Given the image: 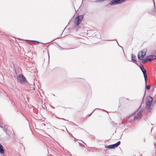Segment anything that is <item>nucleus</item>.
Masks as SVG:
<instances>
[{
  "label": "nucleus",
  "mask_w": 156,
  "mask_h": 156,
  "mask_svg": "<svg viewBox=\"0 0 156 156\" xmlns=\"http://www.w3.org/2000/svg\"><path fill=\"white\" fill-rule=\"evenodd\" d=\"M146 99L147 101L146 102L145 108L148 111L152 104L153 98L151 96H149L147 97Z\"/></svg>",
  "instance_id": "20e7f679"
},
{
  "label": "nucleus",
  "mask_w": 156,
  "mask_h": 156,
  "mask_svg": "<svg viewBox=\"0 0 156 156\" xmlns=\"http://www.w3.org/2000/svg\"><path fill=\"white\" fill-rule=\"evenodd\" d=\"M126 0H112L109 3V4L111 5L119 4L123 2Z\"/></svg>",
  "instance_id": "423d86ee"
},
{
  "label": "nucleus",
  "mask_w": 156,
  "mask_h": 156,
  "mask_svg": "<svg viewBox=\"0 0 156 156\" xmlns=\"http://www.w3.org/2000/svg\"><path fill=\"white\" fill-rule=\"evenodd\" d=\"M70 134H71V135H72V137H73V138H74V141H76V139H75V138L73 136V135H72V134L71 133L70 134Z\"/></svg>",
  "instance_id": "c756f323"
},
{
  "label": "nucleus",
  "mask_w": 156,
  "mask_h": 156,
  "mask_svg": "<svg viewBox=\"0 0 156 156\" xmlns=\"http://www.w3.org/2000/svg\"><path fill=\"white\" fill-rule=\"evenodd\" d=\"M107 156H109L108 155H107Z\"/></svg>",
  "instance_id": "09e8293b"
},
{
  "label": "nucleus",
  "mask_w": 156,
  "mask_h": 156,
  "mask_svg": "<svg viewBox=\"0 0 156 156\" xmlns=\"http://www.w3.org/2000/svg\"><path fill=\"white\" fill-rule=\"evenodd\" d=\"M62 131H64V130H63V129H62Z\"/></svg>",
  "instance_id": "a18cd8bd"
},
{
  "label": "nucleus",
  "mask_w": 156,
  "mask_h": 156,
  "mask_svg": "<svg viewBox=\"0 0 156 156\" xmlns=\"http://www.w3.org/2000/svg\"><path fill=\"white\" fill-rule=\"evenodd\" d=\"M139 67L142 72L143 73V75L147 74L146 70L144 68L140 66Z\"/></svg>",
  "instance_id": "9d476101"
},
{
  "label": "nucleus",
  "mask_w": 156,
  "mask_h": 156,
  "mask_svg": "<svg viewBox=\"0 0 156 156\" xmlns=\"http://www.w3.org/2000/svg\"><path fill=\"white\" fill-rule=\"evenodd\" d=\"M145 140H146V139H145V137H144V139H143V141H144V142H145Z\"/></svg>",
  "instance_id": "2f4dec72"
},
{
  "label": "nucleus",
  "mask_w": 156,
  "mask_h": 156,
  "mask_svg": "<svg viewBox=\"0 0 156 156\" xmlns=\"http://www.w3.org/2000/svg\"><path fill=\"white\" fill-rule=\"evenodd\" d=\"M127 100H129V98H127Z\"/></svg>",
  "instance_id": "49530a36"
},
{
  "label": "nucleus",
  "mask_w": 156,
  "mask_h": 156,
  "mask_svg": "<svg viewBox=\"0 0 156 156\" xmlns=\"http://www.w3.org/2000/svg\"><path fill=\"white\" fill-rule=\"evenodd\" d=\"M121 143L120 141H118L116 143L112 144V149H114L115 147H117L118 146H119Z\"/></svg>",
  "instance_id": "6e6552de"
},
{
  "label": "nucleus",
  "mask_w": 156,
  "mask_h": 156,
  "mask_svg": "<svg viewBox=\"0 0 156 156\" xmlns=\"http://www.w3.org/2000/svg\"><path fill=\"white\" fill-rule=\"evenodd\" d=\"M17 80L18 82L21 83H26L27 82L25 77L23 74L18 76L17 77Z\"/></svg>",
  "instance_id": "39448f33"
},
{
  "label": "nucleus",
  "mask_w": 156,
  "mask_h": 156,
  "mask_svg": "<svg viewBox=\"0 0 156 156\" xmlns=\"http://www.w3.org/2000/svg\"><path fill=\"white\" fill-rule=\"evenodd\" d=\"M154 105L151 104L148 111L150 112H152L155 108Z\"/></svg>",
  "instance_id": "9b49d317"
},
{
  "label": "nucleus",
  "mask_w": 156,
  "mask_h": 156,
  "mask_svg": "<svg viewBox=\"0 0 156 156\" xmlns=\"http://www.w3.org/2000/svg\"><path fill=\"white\" fill-rule=\"evenodd\" d=\"M143 110L142 109H141L138 113H137V115L135 116L134 117H133V119L131 118L132 117V116L130 115L129 116L126 117L124 118L125 120H128L129 119H131V120H138L140 119L142 116V113L143 112Z\"/></svg>",
  "instance_id": "7ed1b4c3"
},
{
  "label": "nucleus",
  "mask_w": 156,
  "mask_h": 156,
  "mask_svg": "<svg viewBox=\"0 0 156 156\" xmlns=\"http://www.w3.org/2000/svg\"><path fill=\"white\" fill-rule=\"evenodd\" d=\"M121 124H122L123 126H125V124L122 121L121 122L119 123V125H121Z\"/></svg>",
  "instance_id": "a878e982"
},
{
  "label": "nucleus",
  "mask_w": 156,
  "mask_h": 156,
  "mask_svg": "<svg viewBox=\"0 0 156 156\" xmlns=\"http://www.w3.org/2000/svg\"><path fill=\"white\" fill-rule=\"evenodd\" d=\"M154 148L155 149L156 148V144L155 143H154Z\"/></svg>",
  "instance_id": "473e14b6"
},
{
  "label": "nucleus",
  "mask_w": 156,
  "mask_h": 156,
  "mask_svg": "<svg viewBox=\"0 0 156 156\" xmlns=\"http://www.w3.org/2000/svg\"><path fill=\"white\" fill-rule=\"evenodd\" d=\"M4 152L3 146L0 143V153L1 154H3L4 153Z\"/></svg>",
  "instance_id": "ddd939ff"
},
{
  "label": "nucleus",
  "mask_w": 156,
  "mask_h": 156,
  "mask_svg": "<svg viewBox=\"0 0 156 156\" xmlns=\"http://www.w3.org/2000/svg\"><path fill=\"white\" fill-rule=\"evenodd\" d=\"M150 86L149 85H147L146 84V85H145V89H147V90H149L150 89Z\"/></svg>",
  "instance_id": "f3484780"
},
{
  "label": "nucleus",
  "mask_w": 156,
  "mask_h": 156,
  "mask_svg": "<svg viewBox=\"0 0 156 156\" xmlns=\"http://www.w3.org/2000/svg\"><path fill=\"white\" fill-rule=\"evenodd\" d=\"M64 127L65 128V129H66V130L68 131V130H67L66 128L65 127V126H64Z\"/></svg>",
  "instance_id": "c9c22d12"
},
{
  "label": "nucleus",
  "mask_w": 156,
  "mask_h": 156,
  "mask_svg": "<svg viewBox=\"0 0 156 156\" xmlns=\"http://www.w3.org/2000/svg\"><path fill=\"white\" fill-rule=\"evenodd\" d=\"M144 76V80H145V84H147V74H146L145 75H143Z\"/></svg>",
  "instance_id": "2eb2a0df"
},
{
  "label": "nucleus",
  "mask_w": 156,
  "mask_h": 156,
  "mask_svg": "<svg viewBox=\"0 0 156 156\" xmlns=\"http://www.w3.org/2000/svg\"><path fill=\"white\" fill-rule=\"evenodd\" d=\"M108 41H115V40L116 41V42H117V43H118V45H119V44L118 43V41L116 40V39H111V40H108Z\"/></svg>",
  "instance_id": "393cba45"
},
{
  "label": "nucleus",
  "mask_w": 156,
  "mask_h": 156,
  "mask_svg": "<svg viewBox=\"0 0 156 156\" xmlns=\"http://www.w3.org/2000/svg\"><path fill=\"white\" fill-rule=\"evenodd\" d=\"M111 124L112 126H116V125H117V123L113 121L112 122H111Z\"/></svg>",
  "instance_id": "a211bd4d"
},
{
  "label": "nucleus",
  "mask_w": 156,
  "mask_h": 156,
  "mask_svg": "<svg viewBox=\"0 0 156 156\" xmlns=\"http://www.w3.org/2000/svg\"><path fill=\"white\" fill-rule=\"evenodd\" d=\"M147 51V49L146 48L140 51L138 54V58L139 60H142L143 63H144L146 61H148L146 56L144 58L146 54Z\"/></svg>",
  "instance_id": "f257e3e1"
},
{
  "label": "nucleus",
  "mask_w": 156,
  "mask_h": 156,
  "mask_svg": "<svg viewBox=\"0 0 156 156\" xmlns=\"http://www.w3.org/2000/svg\"><path fill=\"white\" fill-rule=\"evenodd\" d=\"M78 143H79L80 146L81 147H84V145L82 143H79V142H78Z\"/></svg>",
  "instance_id": "5701e85b"
},
{
  "label": "nucleus",
  "mask_w": 156,
  "mask_h": 156,
  "mask_svg": "<svg viewBox=\"0 0 156 156\" xmlns=\"http://www.w3.org/2000/svg\"><path fill=\"white\" fill-rule=\"evenodd\" d=\"M60 37H57V38H55V39H54V40H52L51 41V42L53 41H54L55 40V39H56L59 38Z\"/></svg>",
  "instance_id": "cd10ccee"
},
{
  "label": "nucleus",
  "mask_w": 156,
  "mask_h": 156,
  "mask_svg": "<svg viewBox=\"0 0 156 156\" xmlns=\"http://www.w3.org/2000/svg\"><path fill=\"white\" fill-rule=\"evenodd\" d=\"M72 122V123L73 124V125H75V126H78V125H76V124H74V123L73 122Z\"/></svg>",
  "instance_id": "7c9ffc66"
},
{
  "label": "nucleus",
  "mask_w": 156,
  "mask_h": 156,
  "mask_svg": "<svg viewBox=\"0 0 156 156\" xmlns=\"http://www.w3.org/2000/svg\"><path fill=\"white\" fill-rule=\"evenodd\" d=\"M96 108H95L94 109V110L90 114H88L87 116H90L92 114V113L94 112V111H95V109H96Z\"/></svg>",
  "instance_id": "b1692460"
},
{
  "label": "nucleus",
  "mask_w": 156,
  "mask_h": 156,
  "mask_svg": "<svg viewBox=\"0 0 156 156\" xmlns=\"http://www.w3.org/2000/svg\"><path fill=\"white\" fill-rule=\"evenodd\" d=\"M152 104H153V105H156V100L154 101L153 102V103H152Z\"/></svg>",
  "instance_id": "bb28decb"
},
{
  "label": "nucleus",
  "mask_w": 156,
  "mask_h": 156,
  "mask_svg": "<svg viewBox=\"0 0 156 156\" xmlns=\"http://www.w3.org/2000/svg\"><path fill=\"white\" fill-rule=\"evenodd\" d=\"M82 141L83 142V143H84V142L82 140Z\"/></svg>",
  "instance_id": "79ce46f5"
},
{
  "label": "nucleus",
  "mask_w": 156,
  "mask_h": 156,
  "mask_svg": "<svg viewBox=\"0 0 156 156\" xmlns=\"http://www.w3.org/2000/svg\"><path fill=\"white\" fill-rule=\"evenodd\" d=\"M0 127L1 128H2L3 129V127H2L0 125Z\"/></svg>",
  "instance_id": "e433bc0d"
},
{
  "label": "nucleus",
  "mask_w": 156,
  "mask_h": 156,
  "mask_svg": "<svg viewBox=\"0 0 156 156\" xmlns=\"http://www.w3.org/2000/svg\"><path fill=\"white\" fill-rule=\"evenodd\" d=\"M56 118H58V119H63L64 120H66V121H69V120H66V119H65L64 118H59L58 116H56Z\"/></svg>",
  "instance_id": "412c9836"
},
{
  "label": "nucleus",
  "mask_w": 156,
  "mask_h": 156,
  "mask_svg": "<svg viewBox=\"0 0 156 156\" xmlns=\"http://www.w3.org/2000/svg\"><path fill=\"white\" fill-rule=\"evenodd\" d=\"M131 61L133 62L136 63V57L133 54H132L131 55Z\"/></svg>",
  "instance_id": "1a4fd4ad"
},
{
  "label": "nucleus",
  "mask_w": 156,
  "mask_h": 156,
  "mask_svg": "<svg viewBox=\"0 0 156 156\" xmlns=\"http://www.w3.org/2000/svg\"><path fill=\"white\" fill-rule=\"evenodd\" d=\"M84 17L83 15H80L76 16L75 17V21L74 22V27H79L82 28L83 26L82 23H80L83 20Z\"/></svg>",
  "instance_id": "f03ea898"
},
{
  "label": "nucleus",
  "mask_w": 156,
  "mask_h": 156,
  "mask_svg": "<svg viewBox=\"0 0 156 156\" xmlns=\"http://www.w3.org/2000/svg\"><path fill=\"white\" fill-rule=\"evenodd\" d=\"M147 59L148 61H152L155 59L156 57L154 55H150L146 56Z\"/></svg>",
  "instance_id": "0eeeda50"
},
{
  "label": "nucleus",
  "mask_w": 156,
  "mask_h": 156,
  "mask_svg": "<svg viewBox=\"0 0 156 156\" xmlns=\"http://www.w3.org/2000/svg\"><path fill=\"white\" fill-rule=\"evenodd\" d=\"M103 1H104L103 0H98L96 1L95 2H102Z\"/></svg>",
  "instance_id": "4be33fe9"
},
{
  "label": "nucleus",
  "mask_w": 156,
  "mask_h": 156,
  "mask_svg": "<svg viewBox=\"0 0 156 156\" xmlns=\"http://www.w3.org/2000/svg\"><path fill=\"white\" fill-rule=\"evenodd\" d=\"M31 41L36 42V43L35 44H36V45H38L39 44L41 43V42H40L39 41H34V40H31Z\"/></svg>",
  "instance_id": "6ab92c4d"
},
{
  "label": "nucleus",
  "mask_w": 156,
  "mask_h": 156,
  "mask_svg": "<svg viewBox=\"0 0 156 156\" xmlns=\"http://www.w3.org/2000/svg\"><path fill=\"white\" fill-rule=\"evenodd\" d=\"M120 47H121L122 48V47H121V46H120ZM122 50H123V51H124L123 49V48H122Z\"/></svg>",
  "instance_id": "58836bf2"
},
{
  "label": "nucleus",
  "mask_w": 156,
  "mask_h": 156,
  "mask_svg": "<svg viewBox=\"0 0 156 156\" xmlns=\"http://www.w3.org/2000/svg\"><path fill=\"white\" fill-rule=\"evenodd\" d=\"M4 130L5 132H6V133H7V129H4Z\"/></svg>",
  "instance_id": "c85d7f7f"
},
{
  "label": "nucleus",
  "mask_w": 156,
  "mask_h": 156,
  "mask_svg": "<svg viewBox=\"0 0 156 156\" xmlns=\"http://www.w3.org/2000/svg\"><path fill=\"white\" fill-rule=\"evenodd\" d=\"M155 7L154 6V8H153L152 10L148 11V13L149 14H151L152 15H153L155 13Z\"/></svg>",
  "instance_id": "f8f14e48"
},
{
  "label": "nucleus",
  "mask_w": 156,
  "mask_h": 156,
  "mask_svg": "<svg viewBox=\"0 0 156 156\" xmlns=\"http://www.w3.org/2000/svg\"><path fill=\"white\" fill-rule=\"evenodd\" d=\"M4 46V44L1 41H0V48H1L2 47V46Z\"/></svg>",
  "instance_id": "aec40b11"
},
{
  "label": "nucleus",
  "mask_w": 156,
  "mask_h": 156,
  "mask_svg": "<svg viewBox=\"0 0 156 156\" xmlns=\"http://www.w3.org/2000/svg\"><path fill=\"white\" fill-rule=\"evenodd\" d=\"M102 110H103L104 111H105V110H104V109H102Z\"/></svg>",
  "instance_id": "a19ab883"
},
{
  "label": "nucleus",
  "mask_w": 156,
  "mask_h": 156,
  "mask_svg": "<svg viewBox=\"0 0 156 156\" xmlns=\"http://www.w3.org/2000/svg\"><path fill=\"white\" fill-rule=\"evenodd\" d=\"M48 43H44V44H48Z\"/></svg>",
  "instance_id": "4c0bfd02"
},
{
  "label": "nucleus",
  "mask_w": 156,
  "mask_h": 156,
  "mask_svg": "<svg viewBox=\"0 0 156 156\" xmlns=\"http://www.w3.org/2000/svg\"><path fill=\"white\" fill-rule=\"evenodd\" d=\"M152 128H151V131H152Z\"/></svg>",
  "instance_id": "ea45409f"
},
{
  "label": "nucleus",
  "mask_w": 156,
  "mask_h": 156,
  "mask_svg": "<svg viewBox=\"0 0 156 156\" xmlns=\"http://www.w3.org/2000/svg\"><path fill=\"white\" fill-rule=\"evenodd\" d=\"M95 137L94 136H93L92 137V138H93V139H94Z\"/></svg>",
  "instance_id": "72a5a7b5"
},
{
  "label": "nucleus",
  "mask_w": 156,
  "mask_h": 156,
  "mask_svg": "<svg viewBox=\"0 0 156 156\" xmlns=\"http://www.w3.org/2000/svg\"><path fill=\"white\" fill-rule=\"evenodd\" d=\"M1 156H4V155H1Z\"/></svg>",
  "instance_id": "37998d69"
},
{
  "label": "nucleus",
  "mask_w": 156,
  "mask_h": 156,
  "mask_svg": "<svg viewBox=\"0 0 156 156\" xmlns=\"http://www.w3.org/2000/svg\"><path fill=\"white\" fill-rule=\"evenodd\" d=\"M24 40V41H29V40Z\"/></svg>",
  "instance_id": "f704fd0d"
},
{
  "label": "nucleus",
  "mask_w": 156,
  "mask_h": 156,
  "mask_svg": "<svg viewBox=\"0 0 156 156\" xmlns=\"http://www.w3.org/2000/svg\"><path fill=\"white\" fill-rule=\"evenodd\" d=\"M105 147L107 148H108L109 149H112V144L109 145H105Z\"/></svg>",
  "instance_id": "dca6fc26"
},
{
  "label": "nucleus",
  "mask_w": 156,
  "mask_h": 156,
  "mask_svg": "<svg viewBox=\"0 0 156 156\" xmlns=\"http://www.w3.org/2000/svg\"><path fill=\"white\" fill-rule=\"evenodd\" d=\"M145 93H146V91H145L144 94H145Z\"/></svg>",
  "instance_id": "c03bdc74"
},
{
  "label": "nucleus",
  "mask_w": 156,
  "mask_h": 156,
  "mask_svg": "<svg viewBox=\"0 0 156 156\" xmlns=\"http://www.w3.org/2000/svg\"><path fill=\"white\" fill-rule=\"evenodd\" d=\"M58 47V48L60 50H69L71 49H73V48H63L59 46L58 45H57Z\"/></svg>",
  "instance_id": "4468645a"
},
{
  "label": "nucleus",
  "mask_w": 156,
  "mask_h": 156,
  "mask_svg": "<svg viewBox=\"0 0 156 156\" xmlns=\"http://www.w3.org/2000/svg\"><path fill=\"white\" fill-rule=\"evenodd\" d=\"M18 39H21L20 38H18Z\"/></svg>",
  "instance_id": "de8ad7c7"
}]
</instances>
